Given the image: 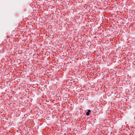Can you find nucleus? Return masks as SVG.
I'll return each instance as SVG.
<instances>
[{"mask_svg": "<svg viewBox=\"0 0 135 135\" xmlns=\"http://www.w3.org/2000/svg\"><path fill=\"white\" fill-rule=\"evenodd\" d=\"M91 112V110L89 109L88 110V112H86V115H87V116H88L90 114H89V113Z\"/></svg>", "mask_w": 135, "mask_h": 135, "instance_id": "nucleus-1", "label": "nucleus"}]
</instances>
